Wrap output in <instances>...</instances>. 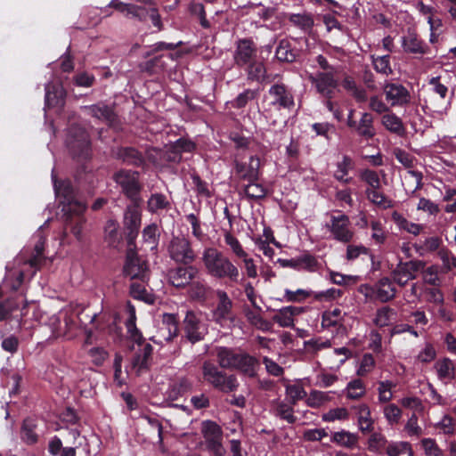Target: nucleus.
<instances>
[{
	"instance_id": "obj_62",
	"label": "nucleus",
	"mask_w": 456,
	"mask_h": 456,
	"mask_svg": "<svg viewBox=\"0 0 456 456\" xmlns=\"http://www.w3.org/2000/svg\"><path fill=\"white\" fill-rule=\"evenodd\" d=\"M436 428L444 435L453 436L456 432L455 421L450 415H444L436 424Z\"/></svg>"
},
{
	"instance_id": "obj_11",
	"label": "nucleus",
	"mask_w": 456,
	"mask_h": 456,
	"mask_svg": "<svg viewBox=\"0 0 456 456\" xmlns=\"http://www.w3.org/2000/svg\"><path fill=\"white\" fill-rule=\"evenodd\" d=\"M382 89L387 102L392 107H403L411 102V94L402 84L385 83Z\"/></svg>"
},
{
	"instance_id": "obj_59",
	"label": "nucleus",
	"mask_w": 456,
	"mask_h": 456,
	"mask_svg": "<svg viewBox=\"0 0 456 456\" xmlns=\"http://www.w3.org/2000/svg\"><path fill=\"white\" fill-rule=\"evenodd\" d=\"M248 66V78L253 81H261L265 77V67L262 62L250 61Z\"/></svg>"
},
{
	"instance_id": "obj_38",
	"label": "nucleus",
	"mask_w": 456,
	"mask_h": 456,
	"mask_svg": "<svg viewBox=\"0 0 456 456\" xmlns=\"http://www.w3.org/2000/svg\"><path fill=\"white\" fill-rule=\"evenodd\" d=\"M244 187V193L249 200H258L264 199L267 194V188L257 181H248Z\"/></svg>"
},
{
	"instance_id": "obj_24",
	"label": "nucleus",
	"mask_w": 456,
	"mask_h": 456,
	"mask_svg": "<svg viewBox=\"0 0 456 456\" xmlns=\"http://www.w3.org/2000/svg\"><path fill=\"white\" fill-rule=\"evenodd\" d=\"M216 355L219 366L223 369L232 370L240 356L234 349L226 346L216 348Z\"/></svg>"
},
{
	"instance_id": "obj_50",
	"label": "nucleus",
	"mask_w": 456,
	"mask_h": 456,
	"mask_svg": "<svg viewBox=\"0 0 456 456\" xmlns=\"http://www.w3.org/2000/svg\"><path fill=\"white\" fill-rule=\"evenodd\" d=\"M162 322L168 330V335L165 339L170 341L178 334V316L175 314H163Z\"/></svg>"
},
{
	"instance_id": "obj_35",
	"label": "nucleus",
	"mask_w": 456,
	"mask_h": 456,
	"mask_svg": "<svg viewBox=\"0 0 456 456\" xmlns=\"http://www.w3.org/2000/svg\"><path fill=\"white\" fill-rule=\"evenodd\" d=\"M391 217L400 230H403L411 234L418 235L422 230V226L420 224L407 220L397 211H394Z\"/></svg>"
},
{
	"instance_id": "obj_37",
	"label": "nucleus",
	"mask_w": 456,
	"mask_h": 456,
	"mask_svg": "<svg viewBox=\"0 0 456 456\" xmlns=\"http://www.w3.org/2000/svg\"><path fill=\"white\" fill-rule=\"evenodd\" d=\"M367 199L373 204L387 209L393 207L392 200L385 196L379 189L367 188L365 191Z\"/></svg>"
},
{
	"instance_id": "obj_19",
	"label": "nucleus",
	"mask_w": 456,
	"mask_h": 456,
	"mask_svg": "<svg viewBox=\"0 0 456 456\" xmlns=\"http://www.w3.org/2000/svg\"><path fill=\"white\" fill-rule=\"evenodd\" d=\"M294 406L289 400L277 399L272 402L271 411L275 417L287 421L289 424H294L297 421Z\"/></svg>"
},
{
	"instance_id": "obj_28",
	"label": "nucleus",
	"mask_w": 456,
	"mask_h": 456,
	"mask_svg": "<svg viewBox=\"0 0 456 456\" xmlns=\"http://www.w3.org/2000/svg\"><path fill=\"white\" fill-rule=\"evenodd\" d=\"M296 271H305L308 273H315L320 267L321 264L319 263L317 257L308 252H304L303 254L296 256Z\"/></svg>"
},
{
	"instance_id": "obj_42",
	"label": "nucleus",
	"mask_w": 456,
	"mask_h": 456,
	"mask_svg": "<svg viewBox=\"0 0 456 456\" xmlns=\"http://www.w3.org/2000/svg\"><path fill=\"white\" fill-rule=\"evenodd\" d=\"M367 444L370 452L381 454L384 451L387 452V446L389 442L382 434L374 433L370 436Z\"/></svg>"
},
{
	"instance_id": "obj_16",
	"label": "nucleus",
	"mask_w": 456,
	"mask_h": 456,
	"mask_svg": "<svg viewBox=\"0 0 456 456\" xmlns=\"http://www.w3.org/2000/svg\"><path fill=\"white\" fill-rule=\"evenodd\" d=\"M401 44L406 53L425 54L427 53V45L413 30H409L407 35L402 37Z\"/></svg>"
},
{
	"instance_id": "obj_48",
	"label": "nucleus",
	"mask_w": 456,
	"mask_h": 456,
	"mask_svg": "<svg viewBox=\"0 0 456 456\" xmlns=\"http://www.w3.org/2000/svg\"><path fill=\"white\" fill-rule=\"evenodd\" d=\"M383 414L387 422L390 426L397 425L403 416V411L399 406L395 403H387L383 408Z\"/></svg>"
},
{
	"instance_id": "obj_52",
	"label": "nucleus",
	"mask_w": 456,
	"mask_h": 456,
	"mask_svg": "<svg viewBox=\"0 0 456 456\" xmlns=\"http://www.w3.org/2000/svg\"><path fill=\"white\" fill-rule=\"evenodd\" d=\"M346 397L349 399H359L366 393V388L363 382L359 379L350 381L346 386Z\"/></svg>"
},
{
	"instance_id": "obj_5",
	"label": "nucleus",
	"mask_w": 456,
	"mask_h": 456,
	"mask_svg": "<svg viewBox=\"0 0 456 456\" xmlns=\"http://www.w3.org/2000/svg\"><path fill=\"white\" fill-rule=\"evenodd\" d=\"M325 228L330 232L332 238L338 241L346 243L354 238L350 218L340 211H335L330 215V221L326 223Z\"/></svg>"
},
{
	"instance_id": "obj_6",
	"label": "nucleus",
	"mask_w": 456,
	"mask_h": 456,
	"mask_svg": "<svg viewBox=\"0 0 456 456\" xmlns=\"http://www.w3.org/2000/svg\"><path fill=\"white\" fill-rule=\"evenodd\" d=\"M185 338L192 344L204 339L208 332V324L200 312L187 311L183 319Z\"/></svg>"
},
{
	"instance_id": "obj_15",
	"label": "nucleus",
	"mask_w": 456,
	"mask_h": 456,
	"mask_svg": "<svg viewBox=\"0 0 456 456\" xmlns=\"http://www.w3.org/2000/svg\"><path fill=\"white\" fill-rule=\"evenodd\" d=\"M260 166V159L257 156H251L248 163L235 161V172L244 181H258Z\"/></svg>"
},
{
	"instance_id": "obj_8",
	"label": "nucleus",
	"mask_w": 456,
	"mask_h": 456,
	"mask_svg": "<svg viewBox=\"0 0 456 456\" xmlns=\"http://www.w3.org/2000/svg\"><path fill=\"white\" fill-rule=\"evenodd\" d=\"M167 251L171 259L176 263L190 265L196 259L191 242L184 237H174L169 242Z\"/></svg>"
},
{
	"instance_id": "obj_58",
	"label": "nucleus",
	"mask_w": 456,
	"mask_h": 456,
	"mask_svg": "<svg viewBox=\"0 0 456 456\" xmlns=\"http://www.w3.org/2000/svg\"><path fill=\"white\" fill-rule=\"evenodd\" d=\"M188 295L193 299H205L208 294V287L201 281H192L189 285Z\"/></svg>"
},
{
	"instance_id": "obj_20",
	"label": "nucleus",
	"mask_w": 456,
	"mask_h": 456,
	"mask_svg": "<svg viewBox=\"0 0 456 456\" xmlns=\"http://www.w3.org/2000/svg\"><path fill=\"white\" fill-rule=\"evenodd\" d=\"M354 168V162L348 155H344L341 160L335 164L333 177L341 183L348 184L353 178L349 175V172Z\"/></svg>"
},
{
	"instance_id": "obj_14",
	"label": "nucleus",
	"mask_w": 456,
	"mask_h": 456,
	"mask_svg": "<svg viewBox=\"0 0 456 456\" xmlns=\"http://www.w3.org/2000/svg\"><path fill=\"white\" fill-rule=\"evenodd\" d=\"M199 274V270L193 265L180 266L168 271L169 282L176 288L188 286Z\"/></svg>"
},
{
	"instance_id": "obj_18",
	"label": "nucleus",
	"mask_w": 456,
	"mask_h": 456,
	"mask_svg": "<svg viewBox=\"0 0 456 456\" xmlns=\"http://www.w3.org/2000/svg\"><path fill=\"white\" fill-rule=\"evenodd\" d=\"M126 312L127 317L125 322V326L126 328L128 338L134 343L140 345L143 341V336L136 327L135 308L129 301L126 303Z\"/></svg>"
},
{
	"instance_id": "obj_61",
	"label": "nucleus",
	"mask_w": 456,
	"mask_h": 456,
	"mask_svg": "<svg viewBox=\"0 0 456 456\" xmlns=\"http://www.w3.org/2000/svg\"><path fill=\"white\" fill-rule=\"evenodd\" d=\"M349 418L348 411L344 407L330 409L322 416L325 422H333L336 420H346Z\"/></svg>"
},
{
	"instance_id": "obj_43",
	"label": "nucleus",
	"mask_w": 456,
	"mask_h": 456,
	"mask_svg": "<svg viewBox=\"0 0 456 456\" xmlns=\"http://www.w3.org/2000/svg\"><path fill=\"white\" fill-rule=\"evenodd\" d=\"M342 296L343 291L336 288H330L322 291H313V298L320 303H330L338 300Z\"/></svg>"
},
{
	"instance_id": "obj_25",
	"label": "nucleus",
	"mask_w": 456,
	"mask_h": 456,
	"mask_svg": "<svg viewBox=\"0 0 456 456\" xmlns=\"http://www.w3.org/2000/svg\"><path fill=\"white\" fill-rule=\"evenodd\" d=\"M434 368L438 379L445 383L452 380L455 377V365L450 358L444 357L438 360Z\"/></svg>"
},
{
	"instance_id": "obj_44",
	"label": "nucleus",
	"mask_w": 456,
	"mask_h": 456,
	"mask_svg": "<svg viewBox=\"0 0 456 456\" xmlns=\"http://www.w3.org/2000/svg\"><path fill=\"white\" fill-rule=\"evenodd\" d=\"M143 242L149 246L151 249H156L159 239V227L155 224L147 225L142 231Z\"/></svg>"
},
{
	"instance_id": "obj_54",
	"label": "nucleus",
	"mask_w": 456,
	"mask_h": 456,
	"mask_svg": "<svg viewBox=\"0 0 456 456\" xmlns=\"http://www.w3.org/2000/svg\"><path fill=\"white\" fill-rule=\"evenodd\" d=\"M91 114L106 122H111L114 120V112L111 108L103 104L93 105L90 108Z\"/></svg>"
},
{
	"instance_id": "obj_60",
	"label": "nucleus",
	"mask_w": 456,
	"mask_h": 456,
	"mask_svg": "<svg viewBox=\"0 0 456 456\" xmlns=\"http://www.w3.org/2000/svg\"><path fill=\"white\" fill-rule=\"evenodd\" d=\"M289 21L303 29L312 28L314 23V18L310 13L291 14Z\"/></svg>"
},
{
	"instance_id": "obj_53",
	"label": "nucleus",
	"mask_w": 456,
	"mask_h": 456,
	"mask_svg": "<svg viewBox=\"0 0 456 456\" xmlns=\"http://www.w3.org/2000/svg\"><path fill=\"white\" fill-rule=\"evenodd\" d=\"M330 400L329 393L313 390L306 397L305 403L311 408H319Z\"/></svg>"
},
{
	"instance_id": "obj_31",
	"label": "nucleus",
	"mask_w": 456,
	"mask_h": 456,
	"mask_svg": "<svg viewBox=\"0 0 456 456\" xmlns=\"http://www.w3.org/2000/svg\"><path fill=\"white\" fill-rule=\"evenodd\" d=\"M373 117L369 112H363L361 115V118L357 123L355 132L362 137L366 139L372 138L375 134V128L373 126Z\"/></svg>"
},
{
	"instance_id": "obj_2",
	"label": "nucleus",
	"mask_w": 456,
	"mask_h": 456,
	"mask_svg": "<svg viewBox=\"0 0 456 456\" xmlns=\"http://www.w3.org/2000/svg\"><path fill=\"white\" fill-rule=\"evenodd\" d=\"M202 376L205 381L224 393L235 391L239 386L234 375H226L209 361L202 364Z\"/></svg>"
},
{
	"instance_id": "obj_1",
	"label": "nucleus",
	"mask_w": 456,
	"mask_h": 456,
	"mask_svg": "<svg viewBox=\"0 0 456 456\" xmlns=\"http://www.w3.org/2000/svg\"><path fill=\"white\" fill-rule=\"evenodd\" d=\"M202 263L207 273L215 278L228 279L237 282L240 271L221 251L213 247L206 248L202 252Z\"/></svg>"
},
{
	"instance_id": "obj_45",
	"label": "nucleus",
	"mask_w": 456,
	"mask_h": 456,
	"mask_svg": "<svg viewBox=\"0 0 456 456\" xmlns=\"http://www.w3.org/2000/svg\"><path fill=\"white\" fill-rule=\"evenodd\" d=\"M245 315L250 324L254 325L256 329L263 331H269L272 330V323L264 319L258 312L247 310Z\"/></svg>"
},
{
	"instance_id": "obj_64",
	"label": "nucleus",
	"mask_w": 456,
	"mask_h": 456,
	"mask_svg": "<svg viewBox=\"0 0 456 456\" xmlns=\"http://www.w3.org/2000/svg\"><path fill=\"white\" fill-rule=\"evenodd\" d=\"M436 357V351L431 343H426L416 356V361L421 363H429Z\"/></svg>"
},
{
	"instance_id": "obj_41",
	"label": "nucleus",
	"mask_w": 456,
	"mask_h": 456,
	"mask_svg": "<svg viewBox=\"0 0 456 456\" xmlns=\"http://www.w3.org/2000/svg\"><path fill=\"white\" fill-rule=\"evenodd\" d=\"M396 384L392 380H381L378 382V400L381 403H387L393 399V388Z\"/></svg>"
},
{
	"instance_id": "obj_34",
	"label": "nucleus",
	"mask_w": 456,
	"mask_h": 456,
	"mask_svg": "<svg viewBox=\"0 0 456 456\" xmlns=\"http://www.w3.org/2000/svg\"><path fill=\"white\" fill-rule=\"evenodd\" d=\"M387 456H414L412 446L405 441H391L387 446Z\"/></svg>"
},
{
	"instance_id": "obj_51",
	"label": "nucleus",
	"mask_w": 456,
	"mask_h": 456,
	"mask_svg": "<svg viewBox=\"0 0 456 456\" xmlns=\"http://www.w3.org/2000/svg\"><path fill=\"white\" fill-rule=\"evenodd\" d=\"M258 95V91L255 89H246L231 102V104L235 109H242L250 102L256 99Z\"/></svg>"
},
{
	"instance_id": "obj_30",
	"label": "nucleus",
	"mask_w": 456,
	"mask_h": 456,
	"mask_svg": "<svg viewBox=\"0 0 456 456\" xmlns=\"http://www.w3.org/2000/svg\"><path fill=\"white\" fill-rule=\"evenodd\" d=\"M330 441L341 447L353 449L357 446L358 436L346 430L332 433Z\"/></svg>"
},
{
	"instance_id": "obj_32",
	"label": "nucleus",
	"mask_w": 456,
	"mask_h": 456,
	"mask_svg": "<svg viewBox=\"0 0 456 456\" xmlns=\"http://www.w3.org/2000/svg\"><path fill=\"white\" fill-rule=\"evenodd\" d=\"M257 363L258 362L255 357L243 353L240 354L233 369L239 370L248 377H253L256 374V367Z\"/></svg>"
},
{
	"instance_id": "obj_13",
	"label": "nucleus",
	"mask_w": 456,
	"mask_h": 456,
	"mask_svg": "<svg viewBox=\"0 0 456 456\" xmlns=\"http://www.w3.org/2000/svg\"><path fill=\"white\" fill-rule=\"evenodd\" d=\"M148 266L145 261L139 258L137 253L129 249L126 253V260L124 265V274L131 280L144 281L148 277Z\"/></svg>"
},
{
	"instance_id": "obj_57",
	"label": "nucleus",
	"mask_w": 456,
	"mask_h": 456,
	"mask_svg": "<svg viewBox=\"0 0 456 456\" xmlns=\"http://www.w3.org/2000/svg\"><path fill=\"white\" fill-rule=\"evenodd\" d=\"M147 205L150 212L156 213L159 210L166 208L169 205V202L165 195L155 193L150 197Z\"/></svg>"
},
{
	"instance_id": "obj_10",
	"label": "nucleus",
	"mask_w": 456,
	"mask_h": 456,
	"mask_svg": "<svg viewBox=\"0 0 456 456\" xmlns=\"http://www.w3.org/2000/svg\"><path fill=\"white\" fill-rule=\"evenodd\" d=\"M424 268L422 261L414 260L408 262H400L392 271L393 281L401 287H404L409 281L414 280L417 273Z\"/></svg>"
},
{
	"instance_id": "obj_63",
	"label": "nucleus",
	"mask_w": 456,
	"mask_h": 456,
	"mask_svg": "<svg viewBox=\"0 0 456 456\" xmlns=\"http://www.w3.org/2000/svg\"><path fill=\"white\" fill-rule=\"evenodd\" d=\"M426 456H445L444 451L439 447L433 438H423L420 442Z\"/></svg>"
},
{
	"instance_id": "obj_17",
	"label": "nucleus",
	"mask_w": 456,
	"mask_h": 456,
	"mask_svg": "<svg viewBox=\"0 0 456 456\" xmlns=\"http://www.w3.org/2000/svg\"><path fill=\"white\" fill-rule=\"evenodd\" d=\"M139 346H142V348H140L139 352L136 353L132 360V368L136 375H140L142 372L148 370L153 351L152 346L149 343H144V340Z\"/></svg>"
},
{
	"instance_id": "obj_29",
	"label": "nucleus",
	"mask_w": 456,
	"mask_h": 456,
	"mask_svg": "<svg viewBox=\"0 0 456 456\" xmlns=\"http://www.w3.org/2000/svg\"><path fill=\"white\" fill-rule=\"evenodd\" d=\"M381 124L390 133L399 136L405 134V127L402 118L393 112L384 114L381 118Z\"/></svg>"
},
{
	"instance_id": "obj_26",
	"label": "nucleus",
	"mask_w": 456,
	"mask_h": 456,
	"mask_svg": "<svg viewBox=\"0 0 456 456\" xmlns=\"http://www.w3.org/2000/svg\"><path fill=\"white\" fill-rule=\"evenodd\" d=\"M45 245V239L43 236H40L37 242L34 247V255L28 260L24 261V265H29L32 269L31 276H33L37 270L40 268L42 264L45 261V257L43 256Z\"/></svg>"
},
{
	"instance_id": "obj_3",
	"label": "nucleus",
	"mask_w": 456,
	"mask_h": 456,
	"mask_svg": "<svg viewBox=\"0 0 456 456\" xmlns=\"http://www.w3.org/2000/svg\"><path fill=\"white\" fill-rule=\"evenodd\" d=\"M270 98L265 112L271 113L273 110H292L295 107V99L292 92L282 83L273 85L268 90Z\"/></svg>"
},
{
	"instance_id": "obj_21",
	"label": "nucleus",
	"mask_w": 456,
	"mask_h": 456,
	"mask_svg": "<svg viewBox=\"0 0 456 456\" xmlns=\"http://www.w3.org/2000/svg\"><path fill=\"white\" fill-rule=\"evenodd\" d=\"M344 317L345 314L338 307L325 310L322 314V328L324 330H338L343 326Z\"/></svg>"
},
{
	"instance_id": "obj_12",
	"label": "nucleus",
	"mask_w": 456,
	"mask_h": 456,
	"mask_svg": "<svg viewBox=\"0 0 456 456\" xmlns=\"http://www.w3.org/2000/svg\"><path fill=\"white\" fill-rule=\"evenodd\" d=\"M257 48L252 39L241 38L236 41L233 52L234 64L240 68L249 64L256 56Z\"/></svg>"
},
{
	"instance_id": "obj_55",
	"label": "nucleus",
	"mask_w": 456,
	"mask_h": 456,
	"mask_svg": "<svg viewBox=\"0 0 456 456\" xmlns=\"http://www.w3.org/2000/svg\"><path fill=\"white\" fill-rule=\"evenodd\" d=\"M310 297H313L312 290L304 289H298L297 290H284V299L287 302L301 303Z\"/></svg>"
},
{
	"instance_id": "obj_22",
	"label": "nucleus",
	"mask_w": 456,
	"mask_h": 456,
	"mask_svg": "<svg viewBox=\"0 0 456 456\" xmlns=\"http://www.w3.org/2000/svg\"><path fill=\"white\" fill-rule=\"evenodd\" d=\"M396 296V289L387 277L381 278L375 284V298L381 303L393 300Z\"/></svg>"
},
{
	"instance_id": "obj_7",
	"label": "nucleus",
	"mask_w": 456,
	"mask_h": 456,
	"mask_svg": "<svg viewBox=\"0 0 456 456\" xmlns=\"http://www.w3.org/2000/svg\"><path fill=\"white\" fill-rule=\"evenodd\" d=\"M308 80L316 93L325 99H331L339 85L338 79L333 71L310 74Z\"/></svg>"
},
{
	"instance_id": "obj_33",
	"label": "nucleus",
	"mask_w": 456,
	"mask_h": 456,
	"mask_svg": "<svg viewBox=\"0 0 456 456\" xmlns=\"http://www.w3.org/2000/svg\"><path fill=\"white\" fill-rule=\"evenodd\" d=\"M396 312L390 306H382L376 311L373 323L379 328L387 327L395 321Z\"/></svg>"
},
{
	"instance_id": "obj_47",
	"label": "nucleus",
	"mask_w": 456,
	"mask_h": 456,
	"mask_svg": "<svg viewBox=\"0 0 456 456\" xmlns=\"http://www.w3.org/2000/svg\"><path fill=\"white\" fill-rule=\"evenodd\" d=\"M36 425L30 419H25L23 421L20 437L21 440L27 444H34L37 442V435L35 432Z\"/></svg>"
},
{
	"instance_id": "obj_40",
	"label": "nucleus",
	"mask_w": 456,
	"mask_h": 456,
	"mask_svg": "<svg viewBox=\"0 0 456 456\" xmlns=\"http://www.w3.org/2000/svg\"><path fill=\"white\" fill-rule=\"evenodd\" d=\"M331 347V342L322 337L304 341V349L309 354H317L318 352Z\"/></svg>"
},
{
	"instance_id": "obj_36",
	"label": "nucleus",
	"mask_w": 456,
	"mask_h": 456,
	"mask_svg": "<svg viewBox=\"0 0 456 456\" xmlns=\"http://www.w3.org/2000/svg\"><path fill=\"white\" fill-rule=\"evenodd\" d=\"M285 395L291 404L296 405L299 400L306 397L307 393L301 383L296 382L293 384L287 383L285 385Z\"/></svg>"
},
{
	"instance_id": "obj_46",
	"label": "nucleus",
	"mask_w": 456,
	"mask_h": 456,
	"mask_svg": "<svg viewBox=\"0 0 456 456\" xmlns=\"http://www.w3.org/2000/svg\"><path fill=\"white\" fill-rule=\"evenodd\" d=\"M224 242L229 246L231 251L239 258L247 256V252L244 250L240 240L230 232H224Z\"/></svg>"
},
{
	"instance_id": "obj_4",
	"label": "nucleus",
	"mask_w": 456,
	"mask_h": 456,
	"mask_svg": "<svg viewBox=\"0 0 456 456\" xmlns=\"http://www.w3.org/2000/svg\"><path fill=\"white\" fill-rule=\"evenodd\" d=\"M217 304L212 311L213 321L223 328H232L235 325L236 314L232 310L233 303L224 290H217Z\"/></svg>"
},
{
	"instance_id": "obj_23",
	"label": "nucleus",
	"mask_w": 456,
	"mask_h": 456,
	"mask_svg": "<svg viewBox=\"0 0 456 456\" xmlns=\"http://www.w3.org/2000/svg\"><path fill=\"white\" fill-rule=\"evenodd\" d=\"M304 308L299 306H285L281 308L273 316V321L281 327L294 326V317L304 313Z\"/></svg>"
},
{
	"instance_id": "obj_39",
	"label": "nucleus",
	"mask_w": 456,
	"mask_h": 456,
	"mask_svg": "<svg viewBox=\"0 0 456 456\" xmlns=\"http://www.w3.org/2000/svg\"><path fill=\"white\" fill-rule=\"evenodd\" d=\"M201 432L207 441L218 443L222 437V429L219 425L211 420L202 422Z\"/></svg>"
},
{
	"instance_id": "obj_49",
	"label": "nucleus",
	"mask_w": 456,
	"mask_h": 456,
	"mask_svg": "<svg viewBox=\"0 0 456 456\" xmlns=\"http://www.w3.org/2000/svg\"><path fill=\"white\" fill-rule=\"evenodd\" d=\"M276 58L281 61L292 62L296 60V54L292 51L290 45L286 40H281L275 51Z\"/></svg>"
},
{
	"instance_id": "obj_9",
	"label": "nucleus",
	"mask_w": 456,
	"mask_h": 456,
	"mask_svg": "<svg viewBox=\"0 0 456 456\" xmlns=\"http://www.w3.org/2000/svg\"><path fill=\"white\" fill-rule=\"evenodd\" d=\"M115 182L122 188V191L127 198L136 200L141 186L139 174L130 170H120L114 175Z\"/></svg>"
},
{
	"instance_id": "obj_27",
	"label": "nucleus",
	"mask_w": 456,
	"mask_h": 456,
	"mask_svg": "<svg viewBox=\"0 0 456 456\" xmlns=\"http://www.w3.org/2000/svg\"><path fill=\"white\" fill-rule=\"evenodd\" d=\"M358 419L359 429L362 432H370L373 429V420L370 407L366 403H360L354 407Z\"/></svg>"
},
{
	"instance_id": "obj_56",
	"label": "nucleus",
	"mask_w": 456,
	"mask_h": 456,
	"mask_svg": "<svg viewBox=\"0 0 456 456\" xmlns=\"http://www.w3.org/2000/svg\"><path fill=\"white\" fill-rule=\"evenodd\" d=\"M375 365L376 362L373 355L371 354H364L356 370V374L360 377H364L374 370Z\"/></svg>"
}]
</instances>
